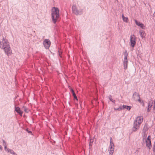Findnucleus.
<instances>
[{"label": "nucleus", "instance_id": "f257e3e1", "mask_svg": "<svg viewBox=\"0 0 155 155\" xmlns=\"http://www.w3.org/2000/svg\"><path fill=\"white\" fill-rule=\"evenodd\" d=\"M0 47L1 48L4 49L5 52L8 56L12 53V51L8 42L5 38H3L2 42L0 41Z\"/></svg>", "mask_w": 155, "mask_h": 155}, {"label": "nucleus", "instance_id": "f03ea898", "mask_svg": "<svg viewBox=\"0 0 155 155\" xmlns=\"http://www.w3.org/2000/svg\"><path fill=\"white\" fill-rule=\"evenodd\" d=\"M59 10L58 8L54 7L51 10V18L53 22L55 24L57 21H59Z\"/></svg>", "mask_w": 155, "mask_h": 155}, {"label": "nucleus", "instance_id": "7ed1b4c3", "mask_svg": "<svg viewBox=\"0 0 155 155\" xmlns=\"http://www.w3.org/2000/svg\"><path fill=\"white\" fill-rule=\"evenodd\" d=\"M110 145L108 148V151L110 155H112L114 151V146L112 138L110 137Z\"/></svg>", "mask_w": 155, "mask_h": 155}, {"label": "nucleus", "instance_id": "20e7f679", "mask_svg": "<svg viewBox=\"0 0 155 155\" xmlns=\"http://www.w3.org/2000/svg\"><path fill=\"white\" fill-rule=\"evenodd\" d=\"M136 41V38L134 35L130 36V45L132 48L134 47L135 45Z\"/></svg>", "mask_w": 155, "mask_h": 155}, {"label": "nucleus", "instance_id": "39448f33", "mask_svg": "<svg viewBox=\"0 0 155 155\" xmlns=\"http://www.w3.org/2000/svg\"><path fill=\"white\" fill-rule=\"evenodd\" d=\"M150 138V135H149L147 137V139L144 140V141L146 143V146L149 149L151 148L152 147L151 141Z\"/></svg>", "mask_w": 155, "mask_h": 155}, {"label": "nucleus", "instance_id": "423d86ee", "mask_svg": "<svg viewBox=\"0 0 155 155\" xmlns=\"http://www.w3.org/2000/svg\"><path fill=\"white\" fill-rule=\"evenodd\" d=\"M43 43L44 47L46 49H48L51 45V42L48 39H45Z\"/></svg>", "mask_w": 155, "mask_h": 155}, {"label": "nucleus", "instance_id": "0eeeda50", "mask_svg": "<svg viewBox=\"0 0 155 155\" xmlns=\"http://www.w3.org/2000/svg\"><path fill=\"white\" fill-rule=\"evenodd\" d=\"M140 124L134 121V126L133 127V130L134 131H136L139 129Z\"/></svg>", "mask_w": 155, "mask_h": 155}, {"label": "nucleus", "instance_id": "6e6552de", "mask_svg": "<svg viewBox=\"0 0 155 155\" xmlns=\"http://www.w3.org/2000/svg\"><path fill=\"white\" fill-rule=\"evenodd\" d=\"M127 54L125 55V57L124 59L123 64L124 67V69H126L127 68L128 61L127 59Z\"/></svg>", "mask_w": 155, "mask_h": 155}, {"label": "nucleus", "instance_id": "1a4fd4ad", "mask_svg": "<svg viewBox=\"0 0 155 155\" xmlns=\"http://www.w3.org/2000/svg\"><path fill=\"white\" fill-rule=\"evenodd\" d=\"M143 118L142 117L139 116L136 117L134 122L141 124L143 122Z\"/></svg>", "mask_w": 155, "mask_h": 155}, {"label": "nucleus", "instance_id": "9d476101", "mask_svg": "<svg viewBox=\"0 0 155 155\" xmlns=\"http://www.w3.org/2000/svg\"><path fill=\"white\" fill-rule=\"evenodd\" d=\"M135 21L136 25L139 26L143 29H145V26L143 24L140 23V22L136 20H135Z\"/></svg>", "mask_w": 155, "mask_h": 155}, {"label": "nucleus", "instance_id": "9b49d317", "mask_svg": "<svg viewBox=\"0 0 155 155\" xmlns=\"http://www.w3.org/2000/svg\"><path fill=\"white\" fill-rule=\"evenodd\" d=\"M140 97V96L139 93L135 92L133 96V98L134 101H137V100H138Z\"/></svg>", "mask_w": 155, "mask_h": 155}, {"label": "nucleus", "instance_id": "f8f14e48", "mask_svg": "<svg viewBox=\"0 0 155 155\" xmlns=\"http://www.w3.org/2000/svg\"><path fill=\"white\" fill-rule=\"evenodd\" d=\"M15 110L20 116H22L23 112L21 110L20 108L18 107L15 106Z\"/></svg>", "mask_w": 155, "mask_h": 155}, {"label": "nucleus", "instance_id": "ddd939ff", "mask_svg": "<svg viewBox=\"0 0 155 155\" xmlns=\"http://www.w3.org/2000/svg\"><path fill=\"white\" fill-rule=\"evenodd\" d=\"M147 132H146V130H145L144 129L143 130V132L142 135L143 137V141H144V140L146 139H147Z\"/></svg>", "mask_w": 155, "mask_h": 155}, {"label": "nucleus", "instance_id": "4468645a", "mask_svg": "<svg viewBox=\"0 0 155 155\" xmlns=\"http://www.w3.org/2000/svg\"><path fill=\"white\" fill-rule=\"evenodd\" d=\"M72 10L73 11L74 13L75 14L78 15L79 14V13L78 11L77 8H76V6H73L72 7Z\"/></svg>", "mask_w": 155, "mask_h": 155}, {"label": "nucleus", "instance_id": "2eb2a0df", "mask_svg": "<svg viewBox=\"0 0 155 155\" xmlns=\"http://www.w3.org/2000/svg\"><path fill=\"white\" fill-rule=\"evenodd\" d=\"M140 34L141 37L142 38H144L146 36V34L144 31L143 30H141L140 31Z\"/></svg>", "mask_w": 155, "mask_h": 155}, {"label": "nucleus", "instance_id": "dca6fc26", "mask_svg": "<svg viewBox=\"0 0 155 155\" xmlns=\"http://www.w3.org/2000/svg\"><path fill=\"white\" fill-rule=\"evenodd\" d=\"M70 90L71 93V94H72V95L74 96V98L76 99L77 100L78 99L77 98V96L75 93V92H74V91L71 88H70Z\"/></svg>", "mask_w": 155, "mask_h": 155}, {"label": "nucleus", "instance_id": "f3484780", "mask_svg": "<svg viewBox=\"0 0 155 155\" xmlns=\"http://www.w3.org/2000/svg\"><path fill=\"white\" fill-rule=\"evenodd\" d=\"M7 152H8L13 154L14 155H17L16 153H15L12 150L10 149H7Z\"/></svg>", "mask_w": 155, "mask_h": 155}, {"label": "nucleus", "instance_id": "a211bd4d", "mask_svg": "<svg viewBox=\"0 0 155 155\" xmlns=\"http://www.w3.org/2000/svg\"><path fill=\"white\" fill-rule=\"evenodd\" d=\"M122 17L123 21L127 23L128 21V18L127 17H125L123 15H122Z\"/></svg>", "mask_w": 155, "mask_h": 155}, {"label": "nucleus", "instance_id": "6ab92c4d", "mask_svg": "<svg viewBox=\"0 0 155 155\" xmlns=\"http://www.w3.org/2000/svg\"><path fill=\"white\" fill-rule=\"evenodd\" d=\"M136 102H138L140 103V104L143 105L144 104V101L143 100H142V99L140 97L139 98L138 100H137V101H136Z\"/></svg>", "mask_w": 155, "mask_h": 155}, {"label": "nucleus", "instance_id": "aec40b11", "mask_svg": "<svg viewBox=\"0 0 155 155\" xmlns=\"http://www.w3.org/2000/svg\"><path fill=\"white\" fill-rule=\"evenodd\" d=\"M123 109H127L128 110H130V109L131 107L130 106H126V105H123L122 106Z\"/></svg>", "mask_w": 155, "mask_h": 155}, {"label": "nucleus", "instance_id": "412c9836", "mask_svg": "<svg viewBox=\"0 0 155 155\" xmlns=\"http://www.w3.org/2000/svg\"><path fill=\"white\" fill-rule=\"evenodd\" d=\"M152 106V105L150 104V103L149 104L148 106V108L147 109V110L148 112L151 109V106Z\"/></svg>", "mask_w": 155, "mask_h": 155}, {"label": "nucleus", "instance_id": "4be33fe9", "mask_svg": "<svg viewBox=\"0 0 155 155\" xmlns=\"http://www.w3.org/2000/svg\"><path fill=\"white\" fill-rule=\"evenodd\" d=\"M123 109L122 106H120L119 108L117 109H115V110H118L119 111H120Z\"/></svg>", "mask_w": 155, "mask_h": 155}, {"label": "nucleus", "instance_id": "5701e85b", "mask_svg": "<svg viewBox=\"0 0 155 155\" xmlns=\"http://www.w3.org/2000/svg\"><path fill=\"white\" fill-rule=\"evenodd\" d=\"M24 108L25 112L26 113H28L29 111V110L26 107H24Z\"/></svg>", "mask_w": 155, "mask_h": 155}, {"label": "nucleus", "instance_id": "b1692460", "mask_svg": "<svg viewBox=\"0 0 155 155\" xmlns=\"http://www.w3.org/2000/svg\"><path fill=\"white\" fill-rule=\"evenodd\" d=\"M26 130L29 134H32V133L31 132V131H29L28 130V128H27Z\"/></svg>", "mask_w": 155, "mask_h": 155}, {"label": "nucleus", "instance_id": "393cba45", "mask_svg": "<svg viewBox=\"0 0 155 155\" xmlns=\"http://www.w3.org/2000/svg\"><path fill=\"white\" fill-rule=\"evenodd\" d=\"M153 110H155V99L153 101Z\"/></svg>", "mask_w": 155, "mask_h": 155}, {"label": "nucleus", "instance_id": "a878e982", "mask_svg": "<svg viewBox=\"0 0 155 155\" xmlns=\"http://www.w3.org/2000/svg\"><path fill=\"white\" fill-rule=\"evenodd\" d=\"M4 147L5 150V151H7V149H8V148L7 147V146H6V145H4Z\"/></svg>", "mask_w": 155, "mask_h": 155}, {"label": "nucleus", "instance_id": "bb28decb", "mask_svg": "<svg viewBox=\"0 0 155 155\" xmlns=\"http://www.w3.org/2000/svg\"><path fill=\"white\" fill-rule=\"evenodd\" d=\"M2 141H3V145L4 146V145H6V143L5 141L4 140H2Z\"/></svg>", "mask_w": 155, "mask_h": 155}, {"label": "nucleus", "instance_id": "cd10ccee", "mask_svg": "<svg viewBox=\"0 0 155 155\" xmlns=\"http://www.w3.org/2000/svg\"><path fill=\"white\" fill-rule=\"evenodd\" d=\"M109 99H110V100L111 101H112V98H111V96H109Z\"/></svg>", "mask_w": 155, "mask_h": 155}, {"label": "nucleus", "instance_id": "c85d7f7f", "mask_svg": "<svg viewBox=\"0 0 155 155\" xmlns=\"http://www.w3.org/2000/svg\"><path fill=\"white\" fill-rule=\"evenodd\" d=\"M0 149L1 150H2V146L0 145Z\"/></svg>", "mask_w": 155, "mask_h": 155}, {"label": "nucleus", "instance_id": "c756f323", "mask_svg": "<svg viewBox=\"0 0 155 155\" xmlns=\"http://www.w3.org/2000/svg\"><path fill=\"white\" fill-rule=\"evenodd\" d=\"M112 102H115V100H112V101H111Z\"/></svg>", "mask_w": 155, "mask_h": 155}, {"label": "nucleus", "instance_id": "7c9ffc66", "mask_svg": "<svg viewBox=\"0 0 155 155\" xmlns=\"http://www.w3.org/2000/svg\"><path fill=\"white\" fill-rule=\"evenodd\" d=\"M59 51V54L60 56V52H59V51Z\"/></svg>", "mask_w": 155, "mask_h": 155}, {"label": "nucleus", "instance_id": "2f4dec72", "mask_svg": "<svg viewBox=\"0 0 155 155\" xmlns=\"http://www.w3.org/2000/svg\"><path fill=\"white\" fill-rule=\"evenodd\" d=\"M92 142V141H91V140H90V142Z\"/></svg>", "mask_w": 155, "mask_h": 155}, {"label": "nucleus", "instance_id": "473e14b6", "mask_svg": "<svg viewBox=\"0 0 155 155\" xmlns=\"http://www.w3.org/2000/svg\"><path fill=\"white\" fill-rule=\"evenodd\" d=\"M92 142V141H91V140H90V142Z\"/></svg>", "mask_w": 155, "mask_h": 155}, {"label": "nucleus", "instance_id": "72a5a7b5", "mask_svg": "<svg viewBox=\"0 0 155 155\" xmlns=\"http://www.w3.org/2000/svg\"><path fill=\"white\" fill-rule=\"evenodd\" d=\"M90 145H91V143H90Z\"/></svg>", "mask_w": 155, "mask_h": 155}]
</instances>
